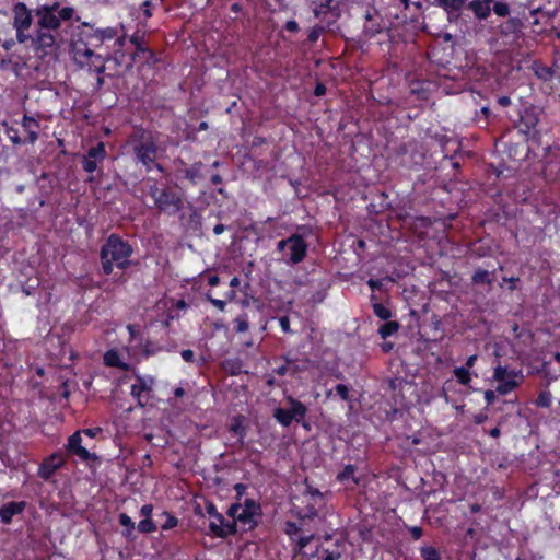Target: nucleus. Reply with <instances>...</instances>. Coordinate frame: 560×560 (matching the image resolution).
Returning <instances> with one entry per match:
<instances>
[{
    "label": "nucleus",
    "instance_id": "f257e3e1",
    "mask_svg": "<svg viewBox=\"0 0 560 560\" xmlns=\"http://www.w3.org/2000/svg\"><path fill=\"white\" fill-rule=\"evenodd\" d=\"M12 14L16 42L28 46L39 59L51 61L58 58L61 31L72 25L75 10L58 0L38 3L34 9L19 1L12 7Z\"/></svg>",
    "mask_w": 560,
    "mask_h": 560
},
{
    "label": "nucleus",
    "instance_id": "f03ea898",
    "mask_svg": "<svg viewBox=\"0 0 560 560\" xmlns=\"http://www.w3.org/2000/svg\"><path fill=\"white\" fill-rule=\"evenodd\" d=\"M115 28H95L89 23H82L75 27L70 40V49L75 63L80 67H88L89 70L98 74L105 71V62L108 52L105 55L98 49L108 42L115 39L119 47L124 46L125 37L116 38Z\"/></svg>",
    "mask_w": 560,
    "mask_h": 560
},
{
    "label": "nucleus",
    "instance_id": "7ed1b4c3",
    "mask_svg": "<svg viewBox=\"0 0 560 560\" xmlns=\"http://www.w3.org/2000/svg\"><path fill=\"white\" fill-rule=\"evenodd\" d=\"M133 160L141 164L149 173L154 170L163 171V166L158 162L159 158V137L158 132L143 126H135L127 139Z\"/></svg>",
    "mask_w": 560,
    "mask_h": 560
},
{
    "label": "nucleus",
    "instance_id": "20e7f679",
    "mask_svg": "<svg viewBox=\"0 0 560 560\" xmlns=\"http://www.w3.org/2000/svg\"><path fill=\"white\" fill-rule=\"evenodd\" d=\"M132 245L120 235L110 234L100 250L101 269L104 276H110L114 268L126 270L131 267Z\"/></svg>",
    "mask_w": 560,
    "mask_h": 560
},
{
    "label": "nucleus",
    "instance_id": "39448f33",
    "mask_svg": "<svg viewBox=\"0 0 560 560\" xmlns=\"http://www.w3.org/2000/svg\"><path fill=\"white\" fill-rule=\"evenodd\" d=\"M226 515L240 524L242 532L248 533L256 529L262 516L261 504L252 498L243 502H234L226 510Z\"/></svg>",
    "mask_w": 560,
    "mask_h": 560
},
{
    "label": "nucleus",
    "instance_id": "423d86ee",
    "mask_svg": "<svg viewBox=\"0 0 560 560\" xmlns=\"http://www.w3.org/2000/svg\"><path fill=\"white\" fill-rule=\"evenodd\" d=\"M305 489L302 493L305 505L296 511L300 520H314L320 509L326 504L325 495L317 488L313 487L307 479L304 480Z\"/></svg>",
    "mask_w": 560,
    "mask_h": 560
},
{
    "label": "nucleus",
    "instance_id": "0eeeda50",
    "mask_svg": "<svg viewBox=\"0 0 560 560\" xmlns=\"http://www.w3.org/2000/svg\"><path fill=\"white\" fill-rule=\"evenodd\" d=\"M287 401L289 404L288 408L277 407L272 412L276 421L284 428H289L293 421L296 423L302 422L307 415V407L299 399L288 396Z\"/></svg>",
    "mask_w": 560,
    "mask_h": 560
},
{
    "label": "nucleus",
    "instance_id": "6e6552de",
    "mask_svg": "<svg viewBox=\"0 0 560 560\" xmlns=\"http://www.w3.org/2000/svg\"><path fill=\"white\" fill-rule=\"evenodd\" d=\"M94 445H90L89 442H83L81 432H73L65 444L66 454L70 457H77L81 463L95 462L98 456L91 452Z\"/></svg>",
    "mask_w": 560,
    "mask_h": 560
},
{
    "label": "nucleus",
    "instance_id": "1a4fd4ad",
    "mask_svg": "<svg viewBox=\"0 0 560 560\" xmlns=\"http://www.w3.org/2000/svg\"><path fill=\"white\" fill-rule=\"evenodd\" d=\"M397 154L401 156V165L408 168L421 166L425 160L422 144L417 140H410L400 144Z\"/></svg>",
    "mask_w": 560,
    "mask_h": 560
},
{
    "label": "nucleus",
    "instance_id": "9d476101",
    "mask_svg": "<svg viewBox=\"0 0 560 560\" xmlns=\"http://www.w3.org/2000/svg\"><path fill=\"white\" fill-rule=\"evenodd\" d=\"M154 207L168 215L176 214L183 208L182 196L170 186H163Z\"/></svg>",
    "mask_w": 560,
    "mask_h": 560
},
{
    "label": "nucleus",
    "instance_id": "9b49d317",
    "mask_svg": "<svg viewBox=\"0 0 560 560\" xmlns=\"http://www.w3.org/2000/svg\"><path fill=\"white\" fill-rule=\"evenodd\" d=\"M67 459L61 452H54L42 460L37 476L45 481H49L57 470L65 467Z\"/></svg>",
    "mask_w": 560,
    "mask_h": 560
},
{
    "label": "nucleus",
    "instance_id": "f8f14e48",
    "mask_svg": "<svg viewBox=\"0 0 560 560\" xmlns=\"http://www.w3.org/2000/svg\"><path fill=\"white\" fill-rule=\"evenodd\" d=\"M107 152L105 143L100 141L96 145L91 147L83 155L82 168L89 174H93L98 165L106 159Z\"/></svg>",
    "mask_w": 560,
    "mask_h": 560
},
{
    "label": "nucleus",
    "instance_id": "ddd939ff",
    "mask_svg": "<svg viewBox=\"0 0 560 560\" xmlns=\"http://www.w3.org/2000/svg\"><path fill=\"white\" fill-rule=\"evenodd\" d=\"M290 242L291 244L288 246L289 256L288 259H285V262L288 265H298L305 259L308 245L304 237L298 233L290 235Z\"/></svg>",
    "mask_w": 560,
    "mask_h": 560
},
{
    "label": "nucleus",
    "instance_id": "4468645a",
    "mask_svg": "<svg viewBox=\"0 0 560 560\" xmlns=\"http://www.w3.org/2000/svg\"><path fill=\"white\" fill-rule=\"evenodd\" d=\"M387 28L383 16L376 11H366L363 34L368 38H373Z\"/></svg>",
    "mask_w": 560,
    "mask_h": 560
},
{
    "label": "nucleus",
    "instance_id": "2eb2a0df",
    "mask_svg": "<svg viewBox=\"0 0 560 560\" xmlns=\"http://www.w3.org/2000/svg\"><path fill=\"white\" fill-rule=\"evenodd\" d=\"M539 122V114L535 107H526L520 114L518 128L523 133L536 135L537 125Z\"/></svg>",
    "mask_w": 560,
    "mask_h": 560
},
{
    "label": "nucleus",
    "instance_id": "dca6fc26",
    "mask_svg": "<svg viewBox=\"0 0 560 560\" xmlns=\"http://www.w3.org/2000/svg\"><path fill=\"white\" fill-rule=\"evenodd\" d=\"M26 501H11L0 506V521L4 525L12 523L15 515L22 514L26 509Z\"/></svg>",
    "mask_w": 560,
    "mask_h": 560
},
{
    "label": "nucleus",
    "instance_id": "f3484780",
    "mask_svg": "<svg viewBox=\"0 0 560 560\" xmlns=\"http://www.w3.org/2000/svg\"><path fill=\"white\" fill-rule=\"evenodd\" d=\"M210 534L213 537L225 539L230 536L243 535L245 532H242L237 521L232 518V521L225 520L222 526H210Z\"/></svg>",
    "mask_w": 560,
    "mask_h": 560
},
{
    "label": "nucleus",
    "instance_id": "a211bd4d",
    "mask_svg": "<svg viewBox=\"0 0 560 560\" xmlns=\"http://www.w3.org/2000/svg\"><path fill=\"white\" fill-rule=\"evenodd\" d=\"M136 383L131 385L130 394L138 400V404L142 407L144 404L141 401L143 393L149 394L152 390L154 380L152 377H143L140 374H135Z\"/></svg>",
    "mask_w": 560,
    "mask_h": 560
},
{
    "label": "nucleus",
    "instance_id": "6ab92c4d",
    "mask_svg": "<svg viewBox=\"0 0 560 560\" xmlns=\"http://www.w3.org/2000/svg\"><path fill=\"white\" fill-rule=\"evenodd\" d=\"M137 61H141L143 65H154L158 62V58L155 56V52L145 46L143 44L142 46H139L129 58V62L127 63V67H132V65Z\"/></svg>",
    "mask_w": 560,
    "mask_h": 560
},
{
    "label": "nucleus",
    "instance_id": "aec40b11",
    "mask_svg": "<svg viewBox=\"0 0 560 560\" xmlns=\"http://www.w3.org/2000/svg\"><path fill=\"white\" fill-rule=\"evenodd\" d=\"M466 0H433V4L442 8L448 15V19H456L465 5Z\"/></svg>",
    "mask_w": 560,
    "mask_h": 560
},
{
    "label": "nucleus",
    "instance_id": "412c9836",
    "mask_svg": "<svg viewBox=\"0 0 560 560\" xmlns=\"http://www.w3.org/2000/svg\"><path fill=\"white\" fill-rule=\"evenodd\" d=\"M493 2L494 0H472L467 7L478 20H487L491 14V3Z\"/></svg>",
    "mask_w": 560,
    "mask_h": 560
},
{
    "label": "nucleus",
    "instance_id": "4be33fe9",
    "mask_svg": "<svg viewBox=\"0 0 560 560\" xmlns=\"http://www.w3.org/2000/svg\"><path fill=\"white\" fill-rule=\"evenodd\" d=\"M393 3L409 12V15L405 13V18L409 20H416L422 10V2L420 0H393Z\"/></svg>",
    "mask_w": 560,
    "mask_h": 560
},
{
    "label": "nucleus",
    "instance_id": "5701e85b",
    "mask_svg": "<svg viewBox=\"0 0 560 560\" xmlns=\"http://www.w3.org/2000/svg\"><path fill=\"white\" fill-rule=\"evenodd\" d=\"M104 364L109 368H117L121 371H129L130 364L126 363L121 360L120 354L117 350L110 349L105 352L104 357Z\"/></svg>",
    "mask_w": 560,
    "mask_h": 560
},
{
    "label": "nucleus",
    "instance_id": "b1692460",
    "mask_svg": "<svg viewBox=\"0 0 560 560\" xmlns=\"http://www.w3.org/2000/svg\"><path fill=\"white\" fill-rule=\"evenodd\" d=\"M358 470V467L352 464H348L343 467L342 470H340L337 476L336 480L340 483H346L348 481H351L354 486H358L360 483V478L355 475Z\"/></svg>",
    "mask_w": 560,
    "mask_h": 560
},
{
    "label": "nucleus",
    "instance_id": "393cba45",
    "mask_svg": "<svg viewBox=\"0 0 560 560\" xmlns=\"http://www.w3.org/2000/svg\"><path fill=\"white\" fill-rule=\"evenodd\" d=\"M230 431L238 438L241 444L244 443V439L246 436V428L244 425V417L242 415H238L232 419Z\"/></svg>",
    "mask_w": 560,
    "mask_h": 560
},
{
    "label": "nucleus",
    "instance_id": "a878e982",
    "mask_svg": "<svg viewBox=\"0 0 560 560\" xmlns=\"http://www.w3.org/2000/svg\"><path fill=\"white\" fill-rule=\"evenodd\" d=\"M371 302H372V308L373 313L376 317H378L382 320H388L393 316V312L386 307L384 304L376 301V295H371Z\"/></svg>",
    "mask_w": 560,
    "mask_h": 560
},
{
    "label": "nucleus",
    "instance_id": "bb28decb",
    "mask_svg": "<svg viewBox=\"0 0 560 560\" xmlns=\"http://www.w3.org/2000/svg\"><path fill=\"white\" fill-rule=\"evenodd\" d=\"M524 24L523 21L520 18H510L502 26H501V34L508 36L511 34H516L521 32Z\"/></svg>",
    "mask_w": 560,
    "mask_h": 560
},
{
    "label": "nucleus",
    "instance_id": "cd10ccee",
    "mask_svg": "<svg viewBox=\"0 0 560 560\" xmlns=\"http://www.w3.org/2000/svg\"><path fill=\"white\" fill-rule=\"evenodd\" d=\"M203 164L202 162H195L192 165H190L189 167H187L185 171H184V177L186 179H188L189 182H191L192 184H196V182L198 179L201 178V168H202Z\"/></svg>",
    "mask_w": 560,
    "mask_h": 560
},
{
    "label": "nucleus",
    "instance_id": "c85d7f7f",
    "mask_svg": "<svg viewBox=\"0 0 560 560\" xmlns=\"http://www.w3.org/2000/svg\"><path fill=\"white\" fill-rule=\"evenodd\" d=\"M516 376V371H509L506 366H503L501 364H498L493 371V380L497 382L508 381V378H515Z\"/></svg>",
    "mask_w": 560,
    "mask_h": 560
},
{
    "label": "nucleus",
    "instance_id": "c756f323",
    "mask_svg": "<svg viewBox=\"0 0 560 560\" xmlns=\"http://www.w3.org/2000/svg\"><path fill=\"white\" fill-rule=\"evenodd\" d=\"M399 329V324L396 320H386L381 327L378 328V334L382 337V339H386L390 337L392 335L396 334Z\"/></svg>",
    "mask_w": 560,
    "mask_h": 560
},
{
    "label": "nucleus",
    "instance_id": "7c9ffc66",
    "mask_svg": "<svg viewBox=\"0 0 560 560\" xmlns=\"http://www.w3.org/2000/svg\"><path fill=\"white\" fill-rule=\"evenodd\" d=\"M471 282L476 285L487 284L490 285L492 283V279L490 277V272L485 269H477L472 277Z\"/></svg>",
    "mask_w": 560,
    "mask_h": 560
},
{
    "label": "nucleus",
    "instance_id": "2f4dec72",
    "mask_svg": "<svg viewBox=\"0 0 560 560\" xmlns=\"http://www.w3.org/2000/svg\"><path fill=\"white\" fill-rule=\"evenodd\" d=\"M498 383L499 384L495 388V392L500 395H508L509 393H511L512 390L520 386V382L516 381L515 378H508V381H501Z\"/></svg>",
    "mask_w": 560,
    "mask_h": 560
},
{
    "label": "nucleus",
    "instance_id": "473e14b6",
    "mask_svg": "<svg viewBox=\"0 0 560 560\" xmlns=\"http://www.w3.org/2000/svg\"><path fill=\"white\" fill-rule=\"evenodd\" d=\"M456 381L464 386H467L471 382V374L467 368L456 366L453 371Z\"/></svg>",
    "mask_w": 560,
    "mask_h": 560
},
{
    "label": "nucleus",
    "instance_id": "72a5a7b5",
    "mask_svg": "<svg viewBox=\"0 0 560 560\" xmlns=\"http://www.w3.org/2000/svg\"><path fill=\"white\" fill-rule=\"evenodd\" d=\"M420 556L423 560H441V552L433 546H423L420 548Z\"/></svg>",
    "mask_w": 560,
    "mask_h": 560
},
{
    "label": "nucleus",
    "instance_id": "f704fd0d",
    "mask_svg": "<svg viewBox=\"0 0 560 560\" xmlns=\"http://www.w3.org/2000/svg\"><path fill=\"white\" fill-rule=\"evenodd\" d=\"M248 328H249V324H248V316L246 313H243L234 318L233 329L235 330V332H238V334L245 332L248 330Z\"/></svg>",
    "mask_w": 560,
    "mask_h": 560
},
{
    "label": "nucleus",
    "instance_id": "c9c22d12",
    "mask_svg": "<svg viewBox=\"0 0 560 560\" xmlns=\"http://www.w3.org/2000/svg\"><path fill=\"white\" fill-rule=\"evenodd\" d=\"M119 524L125 527L122 535L129 537L135 529V522L126 513L119 514Z\"/></svg>",
    "mask_w": 560,
    "mask_h": 560
},
{
    "label": "nucleus",
    "instance_id": "e433bc0d",
    "mask_svg": "<svg viewBox=\"0 0 560 560\" xmlns=\"http://www.w3.org/2000/svg\"><path fill=\"white\" fill-rule=\"evenodd\" d=\"M3 126H4V133L7 135V137L10 139V141L13 144H22L23 143V140L21 139V137L19 135L18 128H15L13 126H9L7 122H4Z\"/></svg>",
    "mask_w": 560,
    "mask_h": 560
},
{
    "label": "nucleus",
    "instance_id": "4c0bfd02",
    "mask_svg": "<svg viewBox=\"0 0 560 560\" xmlns=\"http://www.w3.org/2000/svg\"><path fill=\"white\" fill-rule=\"evenodd\" d=\"M539 408H549L552 404L551 393L548 390H541L535 401Z\"/></svg>",
    "mask_w": 560,
    "mask_h": 560
},
{
    "label": "nucleus",
    "instance_id": "58836bf2",
    "mask_svg": "<svg viewBox=\"0 0 560 560\" xmlns=\"http://www.w3.org/2000/svg\"><path fill=\"white\" fill-rule=\"evenodd\" d=\"M137 528L142 534H151L156 530L158 526L151 518H143L138 523Z\"/></svg>",
    "mask_w": 560,
    "mask_h": 560
},
{
    "label": "nucleus",
    "instance_id": "ea45409f",
    "mask_svg": "<svg viewBox=\"0 0 560 560\" xmlns=\"http://www.w3.org/2000/svg\"><path fill=\"white\" fill-rule=\"evenodd\" d=\"M163 515L166 517V520L161 525L162 530H170L178 525V518L175 515L171 514L167 511H164Z\"/></svg>",
    "mask_w": 560,
    "mask_h": 560
},
{
    "label": "nucleus",
    "instance_id": "a19ab883",
    "mask_svg": "<svg viewBox=\"0 0 560 560\" xmlns=\"http://www.w3.org/2000/svg\"><path fill=\"white\" fill-rule=\"evenodd\" d=\"M301 532V527L292 522L287 521L284 524V533L289 536L291 540H294V537Z\"/></svg>",
    "mask_w": 560,
    "mask_h": 560
},
{
    "label": "nucleus",
    "instance_id": "79ce46f5",
    "mask_svg": "<svg viewBox=\"0 0 560 560\" xmlns=\"http://www.w3.org/2000/svg\"><path fill=\"white\" fill-rule=\"evenodd\" d=\"M315 538V535L314 534H311V535H305V536H301L299 537V539L296 540V544H295V547H294V551L295 553H299V552H302V550L312 541L314 540Z\"/></svg>",
    "mask_w": 560,
    "mask_h": 560
},
{
    "label": "nucleus",
    "instance_id": "37998d69",
    "mask_svg": "<svg viewBox=\"0 0 560 560\" xmlns=\"http://www.w3.org/2000/svg\"><path fill=\"white\" fill-rule=\"evenodd\" d=\"M493 12L500 18H505L510 14V5L501 1L494 2Z\"/></svg>",
    "mask_w": 560,
    "mask_h": 560
},
{
    "label": "nucleus",
    "instance_id": "c03bdc74",
    "mask_svg": "<svg viewBox=\"0 0 560 560\" xmlns=\"http://www.w3.org/2000/svg\"><path fill=\"white\" fill-rule=\"evenodd\" d=\"M22 126L25 129V131L27 132L28 130H33V129L38 128L39 124H38V121L35 118H33V117H31V116L25 114L23 116Z\"/></svg>",
    "mask_w": 560,
    "mask_h": 560
},
{
    "label": "nucleus",
    "instance_id": "a18cd8bd",
    "mask_svg": "<svg viewBox=\"0 0 560 560\" xmlns=\"http://www.w3.org/2000/svg\"><path fill=\"white\" fill-rule=\"evenodd\" d=\"M150 182H152V183L149 184V186H148V192L152 197L153 201L155 202V200L159 198V192H161L162 187L159 186V184L155 179H150Z\"/></svg>",
    "mask_w": 560,
    "mask_h": 560
},
{
    "label": "nucleus",
    "instance_id": "49530a36",
    "mask_svg": "<svg viewBox=\"0 0 560 560\" xmlns=\"http://www.w3.org/2000/svg\"><path fill=\"white\" fill-rule=\"evenodd\" d=\"M248 487L245 483L238 482L234 485L235 491V502H241L242 498L245 495Z\"/></svg>",
    "mask_w": 560,
    "mask_h": 560
},
{
    "label": "nucleus",
    "instance_id": "de8ad7c7",
    "mask_svg": "<svg viewBox=\"0 0 560 560\" xmlns=\"http://www.w3.org/2000/svg\"><path fill=\"white\" fill-rule=\"evenodd\" d=\"M75 432H81V436L85 435L92 440L102 433V429L98 427H95V428L77 430Z\"/></svg>",
    "mask_w": 560,
    "mask_h": 560
},
{
    "label": "nucleus",
    "instance_id": "09e8293b",
    "mask_svg": "<svg viewBox=\"0 0 560 560\" xmlns=\"http://www.w3.org/2000/svg\"><path fill=\"white\" fill-rule=\"evenodd\" d=\"M323 559L322 560H339L341 558V552L339 550H328L323 548Z\"/></svg>",
    "mask_w": 560,
    "mask_h": 560
},
{
    "label": "nucleus",
    "instance_id": "8fccbe9b",
    "mask_svg": "<svg viewBox=\"0 0 560 560\" xmlns=\"http://www.w3.org/2000/svg\"><path fill=\"white\" fill-rule=\"evenodd\" d=\"M335 392L342 400H349V387L347 385L337 384L335 387Z\"/></svg>",
    "mask_w": 560,
    "mask_h": 560
},
{
    "label": "nucleus",
    "instance_id": "3c124183",
    "mask_svg": "<svg viewBox=\"0 0 560 560\" xmlns=\"http://www.w3.org/2000/svg\"><path fill=\"white\" fill-rule=\"evenodd\" d=\"M206 300L209 301L214 307L223 312L226 307V302L220 299H214L210 293L206 294Z\"/></svg>",
    "mask_w": 560,
    "mask_h": 560
},
{
    "label": "nucleus",
    "instance_id": "603ef678",
    "mask_svg": "<svg viewBox=\"0 0 560 560\" xmlns=\"http://www.w3.org/2000/svg\"><path fill=\"white\" fill-rule=\"evenodd\" d=\"M130 43L135 46V50L144 44V35L137 31L131 37Z\"/></svg>",
    "mask_w": 560,
    "mask_h": 560
},
{
    "label": "nucleus",
    "instance_id": "864d4df0",
    "mask_svg": "<svg viewBox=\"0 0 560 560\" xmlns=\"http://www.w3.org/2000/svg\"><path fill=\"white\" fill-rule=\"evenodd\" d=\"M323 31H324V28H323V27H320V26H315V27H313L312 30H310V32H308V34H307V39H308V42H311V43H315V42H317V40H318V38H319V35H320V33H322Z\"/></svg>",
    "mask_w": 560,
    "mask_h": 560
},
{
    "label": "nucleus",
    "instance_id": "5fc2aeb1",
    "mask_svg": "<svg viewBox=\"0 0 560 560\" xmlns=\"http://www.w3.org/2000/svg\"><path fill=\"white\" fill-rule=\"evenodd\" d=\"M279 325H280V328L281 330L284 332V334H291L292 330L290 328V318L289 316L284 315V316H281L279 317Z\"/></svg>",
    "mask_w": 560,
    "mask_h": 560
},
{
    "label": "nucleus",
    "instance_id": "6e6d98bb",
    "mask_svg": "<svg viewBox=\"0 0 560 560\" xmlns=\"http://www.w3.org/2000/svg\"><path fill=\"white\" fill-rule=\"evenodd\" d=\"M290 364H291V361L288 358H285V364L275 368L273 373H276L279 376L287 375V373L289 372Z\"/></svg>",
    "mask_w": 560,
    "mask_h": 560
},
{
    "label": "nucleus",
    "instance_id": "4d7b16f0",
    "mask_svg": "<svg viewBox=\"0 0 560 560\" xmlns=\"http://www.w3.org/2000/svg\"><path fill=\"white\" fill-rule=\"evenodd\" d=\"M183 360L187 363L195 362V352L190 349H184L180 351Z\"/></svg>",
    "mask_w": 560,
    "mask_h": 560
},
{
    "label": "nucleus",
    "instance_id": "13d9d810",
    "mask_svg": "<svg viewBox=\"0 0 560 560\" xmlns=\"http://www.w3.org/2000/svg\"><path fill=\"white\" fill-rule=\"evenodd\" d=\"M331 10L330 9H327L326 4L325 3H319L317 4L315 8H314V15L316 18H320L322 15L330 12Z\"/></svg>",
    "mask_w": 560,
    "mask_h": 560
},
{
    "label": "nucleus",
    "instance_id": "bf43d9fd",
    "mask_svg": "<svg viewBox=\"0 0 560 560\" xmlns=\"http://www.w3.org/2000/svg\"><path fill=\"white\" fill-rule=\"evenodd\" d=\"M483 398L487 402L488 406L492 405L495 399H497V392L495 390H491V389H487L483 394Z\"/></svg>",
    "mask_w": 560,
    "mask_h": 560
},
{
    "label": "nucleus",
    "instance_id": "052dcab7",
    "mask_svg": "<svg viewBox=\"0 0 560 560\" xmlns=\"http://www.w3.org/2000/svg\"><path fill=\"white\" fill-rule=\"evenodd\" d=\"M409 533L411 534L413 540H419L423 535V530L420 526L409 527Z\"/></svg>",
    "mask_w": 560,
    "mask_h": 560
},
{
    "label": "nucleus",
    "instance_id": "680f3d73",
    "mask_svg": "<svg viewBox=\"0 0 560 560\" xmlns=\"http://www.w3.org/2000/svg\"><path fill=\"white\" fill-rule=\"evenodd\" d=\"M155 353V345L151 341H147L143 346V354L145 357H151Z\"/></svg>",
    "mask_w": 560,
    "mask_h": 560
},
{
    "label": "nucleus",
    "instance_id": "e2e57ef3",
    "mask_svg": "<svg viewBox=\"0 0 560 560\" xmlns=\"http://www.w3.org/2000/svg\"><path fill=\"white\" fill-rule=\"evenodd\" d=\"M206 512L210 516V518H213L218 513H220L212 502H207L206 504Z\"/></svg>",
    "mask_w": 560,
    "mask_h": 560
},
{
    "label": "nucleus",
    "instance_id": "0e129e2a",
    "mask_svg": "<svg viewBox=\"0 0 560 560\" xmlns=\"http://www.w3.org/2000/svg\"><path fill=\"white\" fill-rule=\"evenodd\" d=\"M326 85L323 82H317L314 89V95L315 96H323L326 94Z\"/></svg>",
    "mask_w": 560,
    "mask_h": 560
},
{
    "label": "nucleus",
    "instance_id": "69168bd1",
    "mask_svg": "<svg viewBox=\"0 0 560 560\" xmlns=\"http://www.w3.org/2000/svg\"><path fill=\"white\" fill-rule=\"evenodd\" d=\"M284 28L289 32L296 33L300 30V26L295 20H289L285 23Z\"/></svg>",
    "mask_w": 560,
    "mask_h": 560
},
{
    "label": "nucleus",
    "instance_id": "338daca9",
    "mask_svg": "<svg viewBox=\"0 0 560 560\" xmlns=\"http://www.w3.org/2000/svg\"><path fill=\"white\" fill-rule=\"evenodd\" d=\"M141 10L143 12V15L149 19L152 16V13H151V1L150 0H145L142 4H141Z\"/></svg>",
    "mask_w": 560,
    "mask_h": 560
},
{
    "label": "nucleus",
    "instance_id": "774afa93",
    "mask_svg": "<svg viewBox=\"0 0 560 560\" xmlns=\"http://www.w3.org/2000/svg\"><path fill=\"white\" fill-rule=\"evenodd\" d=\"M224 522L225 517L223 516V514L218 513L213 518H211L209 527L213 525L222 526Z\"/></svg>",
    "mask_w": 560,
    "mask_h": 560
}]
</instances>
